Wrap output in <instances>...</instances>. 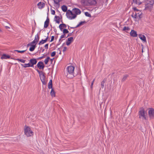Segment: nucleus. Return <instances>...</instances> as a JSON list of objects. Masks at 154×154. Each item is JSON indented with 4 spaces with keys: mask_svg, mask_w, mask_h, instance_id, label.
<instances>
[{
    "mask_svg": "<svg viewBox=\"0 0 154 154\" xmlns=\"http://www.w3.org/2000/svg\"><path fill=\"white\" fill-rule=\"evenodd\" d=\"M153 7V4L147 3L145 6V9L150 11Z\"/></svg>",
    "mask_w": 154,
    "mask_h": 154,
    "instance_id": "9b49d317",
    "label": "nucleus"
},
{
    "mask_svg": "<svg viewBox=\"0 0 154 154\" xmlns=\"http://www.w3.org/2000/svg\"><path fill=\"white\" fill-rule=\"evenodd\" d=\"M37 5L39 8L42 9L44 6L45 4L43 2H40L38 3Z\"/></svg>",
    "mask_w": 154,
    "mask_h": 154,
    "instance_id": "aec40b11",
    "label": "nucleus"
},
{
    "mask_svg": "<svg viewBox=\"0 0 154 154\" xmlns=\"http://www.w3.org/2000/svg\"><path fill=\"white\" fill-rule=\"evenodd\" d=\"M39 36L37 34L36 35H35L34 39L36 43H37L38 42L39 40Z\"/></svg>",
    "mask_w": 154,
    "mask_h": 154,
    "instance_id": "bb28decb",
    "label": "nucleus"
},
{
    "mask_svg": "<svg viewBox=\"0 0 154 154\" xmlns=\"http://www.w3.org/2000/svg\"><path fill=\"white\" fill-rule=\"evenodd\" d=\"M86 23L85 21H81L80 22L79 24L75 27L76 28L80 26L83 24L85 23Z\"/></svg>",
    "mask_w": 154,
    "mask_h": 154,
    "instance_id": "c85d7f7f",
    "label": "nucleus"
},
{
    "mask_svg": "<svg viewBox=\"0 0 154 154\" xmlns=\"http://www.w3.org/2000/svg\"><path fill=\"white\" fill-rule=\"evenodd\" d=\"M63 33L64 34L67 33L69 32V31L67 30V29H64L63 30Z\"/></svg>",
    "mask_w": 154,
    "mask_h": 154,
    "instance_id": "f704fd0d",
    "label": "nucleus"
},
{
    "mask_svg": "<svg viewBox=\"0 0 154 154\" xmlns=\"http://www.w3.org/2000/svg\"><path fill=\"white\" fill-rule=\"evenodd\" d=\"M74 67L72 66H70L67 68V72L65 73V74L67 77L72 78L74 77Z\"/></svg>",
    "mask_w": 154,
    "mask_h": 154,
    "instance_id": "f257e3e1",
    "label": "nucleus"
},
{
    "mask_svg": "<svg viewBox=\"0 0 154 154\" xmlns=\"http://www.w3.org/2000/svg\"><path fill=\"white\" fill-rule=\"evenodd\" d=\"M45 57V56L43 55V56H42V57H39L38 58V59H42V58H44Z\"/></svg>",
    "mask_w": 154,
    "mask_h": 154,
    "instance_id": "09e8293b",
    "label": "nucleus"
},
{
    "mask_svg": "<svg viewBox=\"0 0 154 154\" xmlns=\"http://www.w3.org/2000/svg\"><path fill=\"white\" fill-rule=\"evenodd\" d=\"M130 35L133 37H136L137 36V32L133 30H132L130 32Z\"/></svg>",
    "mask_w": 154,
    "mask_h": 154,
    "instance_id": "ddd939ff",
    "label": "nucleus"
},
{
    "mask_svg": "<svg viewBox=\"0 0 154 154\" xmlns=\"http://www.w3.org/2000/svg\"><path fill=\"white\" fill-rule=\"evenodd\" d=\"M94 83H93V82H92L91 84V89H92L93 88V85Z\"/></svg>",
    "mask_w": 154,
    "mask_h": 154,
    "instance_id": "8fccbe9b",
    "label": "nucleus"
},
{
    "mask_svg": "<svg viewBox=\"0 0 154 154\" xmlns=\"http://www.w3.org/2000/svg\"><path fill=\"white\" fill-rule=\"evenodd\" d=\"M70 28H74L73 27H70Z\"/></svg>",
    "mask_w": 154,
    "mask_h": 154,
    "instance_id": "4d7b16f0",
    "label": "nucleus"
},
{
    "mask_svg": "<svg viewBox=\"0 0 154 154\" xmlns=\"http://www.w3.org/2000/svg\"><path fill=\"white\" fill-rule=\"evenodd\" d=\"M139 118L143 119L146 120V118L145 115V111L143 109H141L139 112Z\"/></svg>",
    "mask_w": 154,
    "mask_h": 154,
    "instance_id": "423d86ee",
    "label": "nucleus"
},
{
    "mask_svg": "<svg viewBox=\"0 0 154 154\" xmlns=\"http://www.w3.org/2000/svg\"><path fill=\"white\" fill-rule=\"evenodd\" d=\"M48 36H47L45 40H42L41 41H40L39 43V44L40 45V44H43L45 43L48 40Z\"/></svg>",
    "mask_w": 154,
    "mask_h": 154,
    "instance_id": "412c9836",
    "label": "nucleus"
},
{
    "mask_svg": "<svg viewBox=\"0 0 154 154\" xmlns=\"http://www.w3.org/2000/svg\"><path fill=\"white\" fill-rule=\"evenodd\" d=\"M51 95L52 97H54L55 96V93L54 90L52 88L51 92Z\"/></svg>",
    "mask_w": 154,
    "mask_h": 154,
    "instance_id": "c756f323",
    "label": "nucleus"
},
{
    "mask_svg": "<svg viewBox=\"0 0 154 154\" xmlns=\"http://www.w3.org/2000/svg\"><path fill=\"white\" fill-rule=\"evenodd\" d=\"M73 38L72 37H71L68 38L67 41L66 42V45L67 46L69 45L71 43L73 42Z\"/></svg>",
    "mask_w": 154,
    "mask_h": 154,
    "instance_id": "f8f14e48",
    "label": "nucleus"
},
{
    "mask_svg": "<svg viewBox=\"0 0 154 154\" xmlns=\"http://www.w3.org/2000/svg\"><path fill=\"white\" fill-rule=\"evenodd\" d=\"M36 43H35V44L34 45H32L30 44H28V45H29L31 46L29 49V51H33L34 50L35 48L36 47Z\"/></svg>",
    "mask_w": 154,
    "mask_h": 154,
    "instance_id": "dca6fc26",
    "label": "nucleus"
},
{
    "mask_svg": "<svg viewBox=\"0 0 154 154\" xmlns=\"http://www.w3.org/2000/svg\"><path fill=\"white\" fill-rule=\"evenodd\" d=\"M67 17L70 20H72L75 19L76 17V15L73 13L72 11L68 10L66 13Z\"/></svg>",
    "mask_w": 154,
    "mask_h": 154,
    "instance_id": "39448f33",
    "label": "nucleus"
},
{
    "mask_svg": "<svg viewBox=\"0 0 154 154\" xmlns=\"http://www.w3.org/2000/svg\"><path fill=\"white\" fill-rule=\"evenodd\" d=\"M52 80H50V81L48 84V88L49 89L52 88Z\"/></svg>",
    "mask_w": 154,
    "mask_h": 154,
    "instance_id": "393cba45",
    "label": "nucleus"
},
{
    "mask_svg": "<svg viewBox=\"0 0 154 154\" xmlns=\"http://www.w3.org/2000/svg\"><path fill=\"white\" fill-rule=\"evenodd\" d=\"M14 51H17L19 53H22L26 51V50H24V51H19L18 50H15Z\"/></svg>",
    "mask_w": 154,
    "mask_h": 154,
    "instance_id": "4c0bfd02",
    "label": "nucleus"
},
{
    "mask_svg": "<svg viewBox=\"0 0 154 154\" xmlns=\"http://www.w3.org/2000/svg\"><path fill=\"white\" fill-rule=\"evenodd\" d=\"M50 59V58L49 57H47V58L45 60H44V62L46 64H47L49 61V59Z\"/></svg>",
    "mask_w": 154,
    "mask_h": 154,
    "instance_id": "473e14b6",
    "label": "nucleus"
},
{
    "mask_svg": "<svg viewBox=\"0 0 154 154\" xmlns=\"http://www.w3.org/2000/svg\"><path fill=\"white\" fill-rule=\"evenodd\" d=\"M134 9L135 11H136L137 10H138L136 8H134Z\"/></svg>",
    "mask_w": 154,
    "mask_h": 154,
    "instance_id": "603ef678",
    "label": "nucleus"
},
{
    "mask_svg": "<svg viewBox=\"0 0 154 154\" xmlns=\"http://www.w3.org/2000/svg\"><path fill=\"white\" fill-rule=\"evenodd\" d=\"M142 52H143V50H142Z\"/></svg>",
    "mask_w": 154,
    "mask_h": 154,
    "instance_id": "052dcab7",
    "label": "nucleus"
},
{
    "mask_svg": "<svg viewBox=\"0 0 154 154\" xmlns=\"http://www.w3.org/2000/svg\"><path fill=\"white\" fill-rule=\"evenodd\" d=\"M85 15L87 17H90L91 16V14L87 12H85Z\"/></svg>",
    "mask_w": 154,
    "mask_h": 154,
    "instance_id": "e433bc0d",
    "label": "nucleus"
},
{
    "mask_svg": "<svg viewBox=\"0 0 154 154\" xmlns=\"http://www.w3.org/2000/svg\"><path fill=\"white\" fill-rule=\"evenodd\" d=\"M72 32L71 33H69L68 34V36L66 37H67L68 36H71L72 35Z\"/></svg>",
    "mask_w": 154,
    "mask_h": 154,
    "instance_id": "3c124183",
    "label": "nucleus"
},
{
    "mask_svg": "<svg viewBox=\"0 0 154 154\" xmlns=\"http://www.w3.org/2000/svg\"><path fill=\"white\" fill-rule=\"evenodd\" d=\"M130 29L128 26H124L123 29V30L124 31L128 30Z\"/></svg>",
    "mask_w": 154,
    "mask_h": 154,
    "instance_id": "c9c22d12",
    "label": "nucleus"
},
{
    "mask_svg": "<svg viewBox=\"0 0 154 154\" xmlns=\"http://www.w3.org/2000/svg\"><path fill=\"white\" fill-rule=\"evenodd\" d=\"M69 26H68V28H69Z\"/></svg>",
    "mask_w": 154,
    "mask_h": 154,
    "instance_id": "13d9d810",
    "label": "nucleus"
},
{
    "mask_svg": "<svg viewBox=\"0 0 154 154\" xmlns=\"http://www.w3.org/2000/svg\"><path fill=\"white\" fill-rule=\"evenodd\" d=\"M54 58H53V59H51V61H52L54 59Z\"/></svg>",
    "mask_w": 154,
    "mask_h": 154,
    "instance_id": "6e6d98bb",
    "label": "nucleus"
},
{
    "mask_svg": "<svg viewBox=\"0 0 154 154\" xmlns=\"http://www.w3.org/2000/svg\"><path fill=\"white\" fill-rule=\"evenodd\" d=\"M133 1L134 3L139 5L141 4L142 0H133Z\"/></svg>",
    "mask_w": 154,
    "mask_h": 154,
    "instance_id": "6ab92c4d",
    "label": "nucleus"
},
{
    "mask_svg": "<svg viewBox=\"0 0 154 154\" xmlns=\"http://www.w3.org/2000/svg\"><path fill=\"white\" fill-rule=\"evenodd\" d=\"M24 133L27 137L31 136L33 134V132L32 131L30 128L28 126H26L25 128Z\"/></svg>",
    "mask_w": 154,
    "mask_h": 154,
    "instance_id": "20e7f679",
    "label": "nucleus"
},
{
    "mask_svg": "<svg viewBox=\"0 0 154 154\" xmlns=\"http://www.w3.org/2000/svg\"><path fill=\"white\" fill-rule=\"evenodd\" d=\"M61 9L63 12H66L67 11V8L66 5H63L62 6Z\"/></svg>",
    "mask_w": 154,
    "mask_h": 154,
    "instance_id": "a878e982",
    "label": "nucleus"
},
{
    "mask_svg": "<svg viewBox=\"0 0 154 154\" xmlns=\"http://www.w3.org/2000/svg\"><path fill=\"white\" fill-rule=\"evenodd\" d=\"M54 36H52L51 37V39L50 41V42H52L53 41V40H54Z\"/></svg>",
    "mask_w": 154,
    "mask_h": 154,
    "instance_id": "c03bdc74",
    "label": "nucleus"
},
{
    "mask_svg": "<svg viewBox=\"0 0 154 154\" xmlns=\"http://www.w3.org/2000/svg\"><path fill=\"white\" fill-rule=\"evenodd\" d=\"M150 118H152L154 116V109L152 108H150L148 112Z\"/></svg>",
    "mask_w": 154,
    "mask_h": 154,
    "instance_id": "1a4fd4ad",
    "label": "nucleus"
},
{
    "mask_svg": "<svg viewBox=\"0 0 154 154\" xmlns=\"http://www.w3.org/2000/svg\"><path fill=\"white\" fill-rule=\"evenodd\" d=\"M16 60L18 61H20L21 62H22L23 63H24L26 61V60H25L22 59H18V58L16 59Z\"/></svg>",
    "mask_w": 154,
    "mask_h": 154,
    "instance_id": "72a5a7b5",
    "label": "nucleus"
},
{
    "mask_svg": "<svg viewBox=\"0 0 154 154\" xmlns=\"http://www.w3.org/2000/svg\"><path fill=\"white\" fill-rule=\"evenodd\" d=\"M5 27H6V28H7V29H9V28H10V27L9 26H6Z\"/></svg>",
    "mask_w": 154,
    "mask_h": 154,
    "instance_id": "864d4df0",
    "label": "nucleus"
},
{
    "mask_svg": "<svg viewBox=\"0 0 154 154\" xmlns=\"http://www.w3.org/2000/svg\"><path fill=\"white\" fill-rule=\"evenodd\" d=\"M43 84V85H46V80H41Z\"/></svg>",
    "mask_w": 154,
    "mask_h": 154,
    "instance_id": "a19ab883",
    "label": "nucleus"
},
{
    "mask_svg": "<svg viewBox=\"0 0 154 154\" xmlns=\"http://www.w3.org/2000/svg\"><path fill=\"white\" fill-rule=\"evenodd\" d=\"M106 81V79H104L101 82V87L102 88H103L104 87V84Z\"/></svg>",
    "mask_w": 154,
    "mask_h": 154,
    "instance_id": "cd10ccee",
    "label": "nucleus"
},
{
    "mask_svg": "<svg viewBox=\"0 0 154 154\" xmlns=\"http://www.w3.org/2000/svg\"><path fill=\"white\" fill-rule=\"evenodd\" d=\"M10 57V56L8 55H7L6 54H3L1 57V58L2 59H7L9 58Z\"/></svg>",
    "mask_w": 154,
    "mask_h": 154,
    "instance_id": "a211bd4d",
    "label": "nucleus"
},
{
    "mask_svg": "<svg viewBox=\"0 0 154 154\" xmlns=\"http://www.w3.org/2000/svg\"><path fill=\"white\" fill-rule=\"evenodd\" d=\"M72 11L74 14L76 15V16L77 15H79L81 13L80 10L79 9L76 8L73 9Z\"/></svg>",
    "mask_w": 154,
    "mask_h": 154,
    "instance_id": "6e6552de",
    "label": "nucleus"
},
{
    "mask_svg": "<svg viewBox=\"0 0 154 154\" xmlns=\"http://www.w3.org/2000/svg\"><path fill=\"white\" fill-rule=\"evenodd\" d=\"M0 32H1V30L0 29Z\"/></svg>",
    "mask_w": 154,
    "mask_h": 154,
    "instance_id": "bf43d9fd",
    "label": "nucleus"
},
{
    "mask_svg": "<svg viewBox=\"0 0 154 154\" xmlns=\"http://www.w3.org/2000/svg\"><path fill=\"white\" fill-rule=\"evenodd\" d=\"M49 20L48 19V17L46 21L45 22L44 25V27L45 28H47L49 25Z\"/></svg>",
    "mask_w": 154,
    "mask_h": 154,
    "instance_id": "2eb2a0df",
    "label": "nucleus"
},
{
    "mask_svg": "<svg viewBox=\"0 0 154 154\" xmlns=\"http://www.w3.org/2000/svg\"><path fill=\"white\" fill-rule=\"evenodd\" d=\"M37 67L39 69H44V63L42 61H40L38 63L37 65Z\"/></svg>",
    "mask_w": 154,
    "mask_h": 154,
    "instance_id": "9d476101",
    "label": "nucleus"
},
{
    "mask_svg": "<svg viewBox=\"0 0 154 154\" xmlns=\"http://www.w3.org/2000/svg\"><path fill=\"white\" fill-rule=\"evenodd\" d=\"M61 0H54V2L55 4L57 5H60V2Z\"/></svg>",
    "mask_w": 154,
    "mask_h": 154,
    "instance_id": "7c9ffc66",
    "label": "nucleus"
},
{
    "mask_svg": "<svg viewBox=\"0 0 154 154\" xmlns=\"http://www.w3.org/2000/svg\"><path fill=\"white\" fill-rule=\"evenodd\" d=\"M95 80V79H94L92 82H93V83H94Z\"/></svg>",
    "mask_w": 154,
    "mask_h": 154,
    "instance_id": "5fc2aeb1",
    "label": "nucleus"
},
{
    "mask_svg": "<svg viewBox=\"0 0 154 154\" xmlns=\"http://www.w3.org/2000/svg\"><path fill=\"white\" fill-rule=\"evenodd\" d=\"M37 62L36 59L35 58H32L29 60V63L31 66V67H33L34 65Z\"/></svg>",
    "mask_w": 154,
    "mask_h": 154,
    "instance_id": "0eeeda50",
    "label": "nucleus"
},
{
    "mask_svg": "<svg viewBox=\"0 0 154 154\" xmlns=\"http://www.w3.org/2000/svg\"><path fill=\"white\" fill-rule=\"evenodd\" d=\"M21 65L22 66L24 67V68L31 67V66L30 65V63H29L27 64H21Z\"/></svg>",
    "mask_w": 154,
    "mask_h": 154,
    "instance_id": "b1692460",
    "label": "nucleus"
},
{
    "mask_svg": "<svg viewBox=\"0 0 154 154\" xmlns=\"http://www.w3.org/2000/svg\"><path fill=\"white\" fill-rule=\"evenodd\" d=\"M66 24L64 23L61 24L59 25V28H60V30L61 31H63V28H66Z\"/></svg>",
    "mask_w": 154,
    "mask_h": 154,
    "instance_id": "f3484780",
    "label": "nucleus"
},
{
    "mask_svg": "<svg viewBox=\"0 0 154 154\" xmlns=\"http://www.w3.org/2000/svg\"><path fill=\"white\" fill-rule=\"evenodd\" d=\"M82 2L87 6L95 5L96 4V0H82Z\"/></svg>",
    "mask_w": 154,
    "mask_h": 154,
    "instance_id": "7ed1b4c3",
    "label": "nucleus"
},
{
    "mask_svg": "<svg viewBox=\"0 0 154 154\" xmlns=\"http://www.w3.org/2000/svg\"><path fill=\"white\" fill-rule=\"evenodd\" d=\"M66 37V35L65 34H63L61 35L60 39V40L61 39L63 38H64Z\"/></svg>",
    "mask_w": 154,
    "mask_h": 154,
    "instance_id": "58836bf2",
    "label": "nucleus"
},
{
    "mask_svg": "<svg viewBox=\"0 0 154 154\" xmlns=\"http://www.w3.org/2000/svg\"><path fill=\"white\" fill-rule=\"evenodd\" d=\"M67 48L66 47H64L63 48V52L66 51V50H67Z\"/></svg>",
    "mask_w": 154,
    "mask_h": 154,
    "instance_id": "49530a36",
    "label": "nucleus"
},
{
    "mask_svg": "<svg viewBox=\"0 0 154 154\" xmlns=\"http://www.w3.org/2000/svg\"><path fill=\"white\" fill-rule=\"evenodd\" d=\"M45 47L46 49H48V44H46L45 46Z\"/></svg>",
    "mask_w": 154,
    "mask_h": 154,
    "instance_id": "de8ad7c7",
    "label": "nucleus"
},
{
    "mask_svg": "<svg viewBox=\"0 0 154 154\" xmlns=\"http://www.w3.org/2000/svg\"><path fill=\"white\" fill-rule=\"evenodd\" d=\"M142 14L141 11L137 10L133 13L131 17L133 18L134 21H136L137 19H139L142 17Z\"/></svg>",
    "mask_w": 154,
    "mask_h": 154,
    "instance_id": "f03ea898",
    "label": "nucleus"
},
{
    "mask_svg": "<svg viewBox=\"0 0 154 154\" xmlns=\"http://www.w3.org/2000/svg\"><path fill=\"white\" fill-rule=\"evenodd\" d=\"M128 75H125L124 76L122 79V81H125L126 79H127V77H128Z\"/></svg>",
    "mask_w": 154,
    "mask_h": 154,
    "instance_id": "2f4dec72",
    "label": "nucleus"
},
{
    "mask_svg": "<svg viewBox=\"0 0 154 154\" xmlns=\"http://www.w3.org/2000/svg\"><path fill=\"white\" fill-rule=\"evenodd\" d=\"M36 70L38 73H39V75H41L42 74L41 72H40L38 69H36Z\"/></svg>",
    "mask_w": 154,
    "mask_h": 154,
    "instance_id": "a18cd8bd",
    "label": "nucleus"
},
{
    "mask_svg": "<svg viewBox=\"0 0 154 154\" xmlns=\"http://www.w3.org/2000/svg\"><path fill=\"white\" fill-rule=\"evenodd\" d=\"M139 37L143 41L146 42V39L145 36L143 35L140 34L139 35Z\"/></svg>",
    "mask_w": 154,
    "mask_h": 154,
    "instance_id": "4468645a",
    "label": "nucleus"
},
{
    "mask_svg": "<svg viewBox=\"0 0 154 154\" xmlns=\"http://www.w3.org/2000/svg\"><path fill=\"white\" fill-rule=\"evenodd\" d=\"M42 74L40 75V77L41 80H45V77L44 75L43 74L42 72L41 71Z\"/></svg>",
    "mask_w": 154,
    "mask_h": 154,
    "instance_id": "5701e85b",
    "label": "nucleus"
},
{
    "mask_svg": "<svg viewBox=\"0 0 154 154\" xmlns=\"http://www.w3.org/2000/svg\"><path fill=\"white\" fill-rule=\"evenodd\" d=\"M54 20L58 24L60 23V20L59 17L55 16L54 17Z\"/></svg>",
    "mask_w": 154,
    "mask_h": 154,
    "instance_id": "4be33fe9",
    "label": "nucleus"
},
{
    "mask_svg": "<svg viewBox=\"0 0 154 154\" xmlns=\"http://www.w3.org/2000/svg\"><path fill=\"white\" fill-rule=\"evenodd\" d=\"M51 14L53 15H54L55 13V11L54 10H51Z\"/></svg>",
    "mask_w": 154,
    "mask_h": 154,
    "instance_id": "37998d69",
    "label": "nucleus"
},
{
    "mask_svg": "<svg viewBox=\"0 0 154 154\" xmlns=\"http://www.w3.org/2000/svg\"><path fill=\"white\" fill-rule=\"evenodd\" d=\"M35 43H36V44H37V43H36L35 41L34 40L32 42H31L30 44L34 45Z\"/></svg>",
    "mask_w": 154,
    "mask_h": 154,
    "instance_id": "79ce46f5",
    "label": "nucleus"
},
{
    "mask_svg": "<svg viewBox=\"0 0 154 154\" xmlns=\"http://www.w3.org/2000/svg\"><path fill=\"white\" fill-rule=\"evenodd\" d=\"M56 52L55 51L53 52L51 54V57H54L55 55Z\"/></svg>",
    "mask_w": 154,
    "mask_h": 154,
    "instance_id": "ea45409f",
    "label": "nucleus"
}]
</instances>
